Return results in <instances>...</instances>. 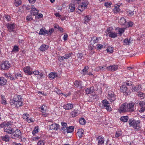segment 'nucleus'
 Segmentation results:
<instances>
[{
    "instance_id": "obj_8",
    "label": "nucleus",
    "mask_w": 145,
    "mask_h": 145,
    "mask_svg": "<svg viewBox=\"0 0 145 145\" xmlns=\"http://www.w3.org/2000/svg\"><path fill=\"white\" fill-rule=\"evenodd\" d=\"M15 24H7V27L10 32H11L14 31V29L15 28Z\"/></svg>"
},
{
    "instance_id": "obj_47",
    "label": "nucleus",
    "mask_w": 145,
    "mask_h": 145,
    "mask_svg": "<svg viewBox=\"0 0 145 145\" xmlns=\"http://www.w3.org/2000/svg\"><path fill=\"white\" fill-rule=\"evenodd\" d=\"M89 67L88 66L85 67L82 70L83 72H84V74H86L87 72L88 71V69Z\"/></svg>"
},
{
    "instance_id": "obj_61",
    "label": "nucleus",
    "mask_w": 145,
    "mask_h": 145,
    "mask_svg": "<svg viewBox=\"0 0 145 145\" xmlns=\"http://www.w3.org/2000/svg\"><path fill=\"white\" fill-rule=\"evenodd\" d=\"M54 31V29L52 28L49 30L48 33H49V35H50Z\"/></svg>"
},
{
    "instance_id": "obj_19",
    "label": "nucleus",
    "mask_w": 145,
    "mask_h": 145,
    "mask_svg": "<svg viewBox=\"0 0 145 145\" xmlns=\"http://www.w3.org/2000/svg\"><path fill=\"white\" fill-rule=\"evenodd\" d=\"M63 107L64 109L67 110H69L73 108V105L69 103L64 105Z\"/></svg>"
},
{
    "instance_id": "obj_24",
    "label": "nucleus",
    "mask_w": 145,
    "mask_h": 145,
    "mask_svg": "<svg viewBox=\"0 0 145 145\" xmlns=\"http://www.w3.org/2000/svg\"><path fill=\"white\" fill-rule=\"evenodd\" d=\"M38 12L39 11L37 10L36 8L35 7H32L31 8V14H33V15L37 14Z\"/></svg>"
},
{
    "instance_id": "obj_1",
    "label": "nucleus",
    "mask_w": 145,
    "mask_h": 145,
    "mask_svg": "<svg viewBox=\"0 0 145 145\" xmlns=\"http://www.w3.org/2000/svg\"><path fill=\"white\" fill-rule=\"evenodd\" d=\"M129 123L130 126L133 127H140V121L139 120H136L133 119H131L129 120Z\"/></svg>"
},
{
    "instance_id": "obj_59",
    "label": "nucleus",
    "mask_w": 145,
    "mask_h": 145,
    "mask_svg": "<svg viewBox=\"0 0 145 145\" xmlns=\"http://www.w3.org/2000/svg\"><path fill=\"white\" fill-rule=\"evenodd\" d=\"M61 125L63 127H66L67 125V123L65 122H61Z\"/></svg>"
},
{
    "instance_id": "obj_28",
    "label": "nucleus",
    "mask_w": 145,
    "mask_h": 145,
    "mask_svg": "<svg viewBox=\"0 0 145 145\" xmlns=\"http://www.w3.org/2000/svg\"><path fill=\"white\" fill-rule=\"evenodd\" d=\"M141 86L140 85H137L135 86L134 88H133V91H138L140 90L141 89Z\"/></svg>"
},
{
    "instance_id": "obj_51",
    "label": "nucleus",
    "mask_w": 145,
    "mask_h": 145,
    "mask_svg": "<svg viewBox=\"0 0 145 145\" xmlns=\"http://www.w3.org/2000/svg\"><path fill=\"white\" fill-rule=\"evenodd\" d=\"M33 20V18L31 15H29L26 17V20L28 22Z\"/></svg>"
},
{
    "instance_id": "obj_2",
    "label": "nucleus",
    "mask_w": 145,
    "mask_h": 145,
    "mask_svg": "<svg viewBox=\"0 0 145 145\" xmlns=\"http://www.w3.org/2000/svg\"><path fill=\"white\" fill-rule=\"evenodd\" d=\"M108 98L111 102H113L116 99V95L113 91H110L108 92Z\"/></svg>"
},
{
    "instance_id": "obj_14",
    "label": "nucleus",
    "mask_w": 145,
    "mask_h": 145,
    "mask_svg": "<svg viewBox=\"0 0 145 145\" xmlns=\"http://www.w3.org/2000/svg\"><path fill=\"white\" fill-rule=\"evenodd\" d=\"M75 4L71 3L69 5L68 11L69 12H72L75 10Z\"/></svg>"
},
{
    "instance_id": "obj_50",
    "label": "nucleus",
    "mask_w": 145,
    "mask_h": 145,
    "mask_svg": "<svg viewBox=\"0 0 145 145\" xmlns=\"http://www.w3.org/2000/svg\"><path fill=\"white\" fill-rule=\"evenodd\" d=\"M13 99L14 102L16 103L20 99H19L18 97L17 96V95H16L14 96Z\"/></svg>"
},
{
    "instance_id": "obj_62",
    "label": "nucleus",
    "mask_w": 145,
    "mask_h": 145,
    "mask_svg": "<svg viewBox=\"0 0 145 145\" xmlns=\"http://www.w3.org/2000/svg\"><path fill=\"white\" fill-rule=\"evenodd\" d=\"M64 56H60L59 58V60L60 61H62L65 59Z\"/></svg>"
},
{
    "instance_id": "obj_18",
    "label": "nucleus",
    "mask_w": 145,
    "mask_h": 145,
    "mask_svg": "<svg viewBox=\"0 0 145 145\" xmlns=\"http://www.w3.org/2000/svg\"><path fill=\"white\" fill-rule=\"evenodd\" d=\"M82 82L81 81H76L75 82L74 85L77 88L79 87L81 89L83 87H84V86L82 85Z\"/></svg>"
},
{
    "instance_id": "obj_15",
    "label": "nucleus",
    "mask_w": 145,
    "mask_h": 145,
    "mask_svg": "<svg viewBox=\"0 0 145 145\" xmlns=\"http://www.w3.org/2000/svg\"><path fill=\"white\" fill-rule=\"evenodd\" d=\"M48 47L49 46L48 45L44 44H43L40 46L39 49L40 51L44 52L47 50Z\"/></svg>"
},
{
    "instance_id": "obj_22",
    "label": "nucleus",
    "mask_w": 145,
    "mask_h": 145,
    "mask_svg": "<svg viewBox=\"0 0 145 145\" xmlns=\"http://www.w3.org/2000/svg\"><path fill=\"white\" fill-rule=\"evenodd\" d=\"M109 37L112 38H114L117 36V33L113 32H110L108 33Z\"/></svg>"
},
{
    "instance_id": "obj_10",
    "label": "nucleus",
    "mask_w": 145,
    "mask_h": 145,
    "mask_svg": "<svg viewBox=\"0 0 145 145\" xmlns=\"http://www.w3.org/2000/svg\"><path fill=\"white\" fill-rule=\"evenodd\" d=\"M4 131L7 133L12 134L14 132V130L12 127H4Z\"/></svg>"
},
{
    "instance_id": "obj_20",
    "label": "nucleus",
    "mask_w": 145,
    "mask_h": 145,
    "mask_svg": "<svg viewBox=\"0 0 145 145\" xmlns=\"http://www.w3.org/2000/svg\"><path fill=\"white\" fill-rule=\"evenodd\" d=\"M7 80L3 77H0V85L3 86L6 84Z\"/></svg>"
},
{
    "instance_id": "obj_64",
    "label": "nucleus",
    "mask_w": 145,
    "mask_h": 145,
    "mask_svg": "<svg viewBox=\"0 0 145 145\" xmlns=\"http://www.w3.org/2000/svg\"><path fill=\"white\" fill-rule=\"evenodd\" d=\"M33 73L35 75H38L39 74V72L38 71H33Z\"/></svg>"
},
{
    "instance_id": "obj_13",
    "label": "nucleus",
    "mask_w": 145,
    "mask_h": 145,
    "mask_svg": "<svg viewBox=\"0 0 145 145\" xmlns=\"http://www.w3.org/2000/svg\"><path fill=\"white\" fill-rule=\"evenodd\" d=\"M126 105V104L125 105L124 104L121 105L119 110L120 112H128Z\"/></svg>"
},
{
    "instance_id": "obj_31",
    "label": "nucleus",
    "mask_w": 145,
    "mask_h": 145,
    "mask_svg": "<svg viewBox=\"0 0 145 145\" xmlns=\"http://www.w3.org/2000/svg\"><path fill=\"white\" fill-rule=\"evenodd\" d=\"M128 117L127 116H122L120 118V120L124 122H127L128 120Z\"/></svg>"
},
{
    "instance_id": "obj_12",
    "label": "nucleus",
    "mask_w": 145,
    "mask_h": 145,
    "mask_svg": "<svg viewBox=\"0 0 145 145\" xmlns=\"http://www.w3.org/2000/svg\"><path fill=\"white\" fill-rule=\"evenodd\" d=\"M118 68V66L117 65H115L114 66L110 65L107 67V69L109 71H116Z\"/></svg>"
},
{
    "instance_id": "obj_6",
    "label": "nucleus",
    "mask_w": 145,
    "mask_h": 145,
    "mask_svg": "<svg viewBox=\"0 0 145 145\" xmlns=\"http://www.w3.org/2000/svg\"><path fill=\"white\" fill-rule=\"evenodd\" d=\"M96 141L98 142L97 145H103L105 142V139L103 136L100 135L96 138Z\"/></svg>"
},
{
    "instance_id": "obj_60",
    "label": "nucleus",
    "mask_w": 145,
    "mask_h": 145,
    "mask_svg": "<svg viewBox=\"0 0 145 145\" xmlns=\"http://www.w3.org/2000/svg\"><path fill=\"white\" fill-rule=\"evenodd\" d=\"M63 39L64 40H66L67 39L68 35L67 34H65L63 37Z\"/></svg>"
},
{
    "instance_id": "obj_23",
    "label": "nucleus",
    "mask_w": 145,
    "mask_h": 145,
    "mask_svg": "<svg viewBox=\"0 0 145 145\" xmlns=\"http://www.w3.org/2000/svg\"><path fill=\"white\" fill-rule=\"evenodd\" d=\"M24 71L25 73H27V74L30 75L32 74V72L30 71V67H27L24 69Z\"/></svg>"
},
{
    "instance_id": "obj_34",
    "label": "nucleus",
    "mask_w": 145,
    "mask_h": 145,
    "mask_svg": "<svg viewBox=\"0 0 145 145\" xmlns=\"http://www.w3.org/2000/svg\"><path fill=\"white\" fill-rule=\"evenodd\" d=\"M22 102L21 99H20L17 102L15 103V105H16V107H20L22 105Z\"/></svg>"
},
{
    "instance_id": "obj_25",
    "label": "nucleus",
    "mask_w": 145,
    "mask_h": 145,
    "mask_svg": "<svg viewBox=\"0 0 145 145\" xmlns=\"http://www.w3.org/2000/svg\"><path fill=\"white\" fill-rule=\"evenodd\" d=\"M84 130L82 128L78 129V132L77 133V134L78 135L80 138H81L83 134Z\"/></svg>"
},
{
    "instance_id": "obj_9",
    "label": "nucleus",
    "mask_w": 145,
    "mask_h": 145,
    "mask_svg": "<svg viewBox=\"0 0 145 145\" xmlns=\"http://www.w3.org/2000/svg\"><path fill=\"white\" fill-rule=\"evenodd\" d=\"M15 132V134L12 136V137L14 138H19L21 135L20 131L18 129H16Z\"/></svg>"
},
{
    "instance_id": "obj_36",
    "label": "nucleus",
    "mask_w": 145,
    "mask_h": 145,
    "mask_svg": "<svg viewBox=\"0 0 145 145\" xmlns=\"http://www.w3.org/2000/svg\"><path fill=\"white\" fill-rule=\"evenodd\" d=\"M119 22L121 25H124L126 22V20L123 18H121Z\"/></svg>"
},
{
    "instance_id": "obj_39",
    "label": "nucleus",
    "mask_w": 145,
    "mask_h": 145,
    "mask_svg": "<svg viewBox=\"0 0 145 145\" xmlns=\"http://www.w3.org/2000/svg\"><path fill=\"white\" fill-rule=\"evenodd\" d=\"M106 69H107V68H105L103 67L100 66L96 69V70H97V71H105Z\"/></svg>"
},
{
    "instance_id": "obj_4",
    "label": "nucleus",
    "mask_w": 145,
    "mask_h": 145,
    "mask_svg": "<svg viewBox=\"0 0 145 145\" xmlns=\"http://www.w3.org/2000/svg\"><path fill=\"white\" fill-rule=\"evenodd\" d=\"M120 91L124 93V95H128L130 94V92L129 90L128 89L127 87L126 86L124 85L121 86L120 88Z\"/></svg>"
},
{
    "instance_id": "obj_7",
    "label": "nucleus",
    "mask_w": 145,
    "mask_h": 145,
    "mask_svg": "<svg viewBox=\"0 0 145 145\" xmlns=\"http://www.w3.org/2000/svg\"><path fill=\"white\" fill-rule=\"evenodd\" d=\"M134 104L133 103H128L126 106L128 110V112H133L134 110Z\"/></svg>"
},
{
    "instance_id": "obj_55",
    "label": "nucleus",
    "mask_w": 145,
    "mask_h": 145,
    "mask_svg": "<svg viewBox=\"0 0 145 145\" xmlns=\"http://www.w3.org/2000/svg\"><path fill=\"white\" fill-rule=\"evenodd\" d=\"M111 4L112 3L111 2H105L104 4V5L107 7H108L110 6V5H111Z\"/></svg>"
},
{
    "instance_id": "obj_52",
    "label": "nucleus",
    "mask_w": 145,
    "mask_h": 145,
    "mask_svg": "<svg viewBox=\"0 0 145 145\" xmlns=\"http://www.w3.org/2000/svg\"><path fill=\"white\" fill-rule=\"evenodd\" d=\"M37 127H35V129L33 131L32 133L33 135H35L39 132L38 129Z\"/></svg>"
},
{
    "instance_id": "obj_17",
    "label": "nucleus",
    "mask_w": 145,
    "mask_h": 145,
    "mask_svg": "<svg viewBox=\"0 0 145 145\" xmlns=\"http://www.w3.org/2000/svg\"><path fill=\"white\" fill-rule=\"evenodd\" d=\"M94 90V87H91L89 88L86 89L85 90V91L86 94H88L93 93Z\"/></svg>"
},
{
    "instance_id": "obj_63",
    "label": "nucleus",
    "mask_w": 145,
    "mask_h": 145,
    "mask_svg": "<svg viewBox=\"0 0 145 145\" xmlns=\"http://www.w3.org/2000/svg\"><path fill=\"white\" fill-rule=\"evenodd\" d=\"M126 84L128 86H130L132 84V82L131 81H128L126 83Z\"/></svg>"
},
{
    "instance_id": "obj_33",
    "label": "nucleus",
    "mask_w": 145,
    "mask_h": 145,
    "mask_svg": "<svg viewBox=\"0 0 145 145\" xmlns=\"http://www.w3.org/2000/svg\"><path fill=\"white\" fill-rule=\"evenodd\" d=\"M122 134V132L121 130H120L116 131V135H116V138H118L121 136Z\"/></svg>"
},
{
    "instance_id": "obj_38",
    "label": "nucleus",
    "mask_w": 145,
    "mask_h": 145,
    "mask_svg": "<svg viewBox=\"0 0 145 145\" xmlns=\"http://www.w3.org/2000/svg\"><path fill=\"white\" fill-rule=\"evenodd\" d=\"M88 1H86L85 2H82V5L80 6L81 8L84 7L85 8L86 7L87 5H88Z\"/></svg>"
},
{
    "instance_id": "obj_3",
    "label": "nucleus",
    "mask_w": 145,
    "mask_h": 145,
    "mask_svg": "<svg viewBox=\"0 0 145 145\" xmlns=\"http://www.w3.org/2000/svg\"><path fill=\"white\" fill-rule=\"evenodd\" d=\"M1 67L2 69H7L10 67V64L8 61H3L1 64Z\"/></svg>"
},
{
    "instance_id": "obj_44",
    "label": "nucleus",
    "mask_w": 145,
    "mask_h": 145,
    "mask_svg": "<svg viewBox=\"0 0 145 145\" xmlns=\"http://www.w3.org/2000/svg\"><path fill=\"white\" fill-rule=\"evenodd\" d=\"M113 48L112 47H109L106 49V50L108 52H109L110 53H112L113 52Z\"/></svg>"
},
{
    "instance_id": "obj_16",
    "label": "nucleus",
    "mask_w": 145,
    "mask_h": 145,
    "mask_svg": "<svg viewBox=\"0 0 145 145\" xmlns=\"http://www.w3.org/2000/svg\"><path fill=\"white\" fill-rule=\"evenodd\" d=\"M12 124L11 122H4L2 123L0 125V127H8V126H12Z\"/></svg>"
},
{
    "instance_id": "obj_26",
    "label": "nucleus",
    "mask_w": 145,
    "mask_h": 145,
    "mask_svg": "<svg viewBox=\"0 0 145 145\" xmlns=\"http://www.w3.org/2000/svg\"><path fill=\"white\" fill-rule=\"evenodd\" d=\"M74 55H75L73 54L71 52L69 54H65L64 56L65 59H67L70 57L72 58L74 56Z\"/></svg>"
},
{
    "instance_id": "obj_27",
    "label": "nucleus",
    "mask_w": 145,
    "mask_h": 145,
    "mask_svg": "<svg viewBox=\"0 0 145 145\" xmlns=\"http://www.w3.org/2000/svg\"><path fill=\"white\" fill-rule=\"evenodd\" d=\"M98 40L97 37H93L91 38V40L90 42L91 44H94L95 43L98 42Z\"/></svg>"
},
{
    "instance_id": "obj_58",
    "label": "nucleus",
    "mask_w": 145,
    "mask_h": 145,
    "mask_svg": "<svg viewBox=\"0 0 145 145\" xmlns=\"http://www.w3.org/2000/svg\"><path fill=\"white\" fill-rule=\"evenodd\" d=\"M40 137L39 136H37V137H35L33 138V140H37L39 139H40Z\"/></svg>"
},
{
    "instance_id": "obj_46",
    "label": "nucleus",
    "mask_w": 145,
    "mask_h": 145,
    "mask_svg": "<svg viewBox=\"0 0 145 145\" xmlns=\"http://www.w3.org/2000/svg\"><path fill=\"white\" fill-rule=\"evenodd\" d=\"M124 28H120L119 29V30L118 31V33L120 34V35L121 36L122 34L124 32Z\"/></svg>"
},
{
    "instance_id": "obj_21",
    "label": "nucleus",
    "mask_w": 145,
    "mask_h": 145,
    "mask_svg": "<svg viewBox=\"0 0 145 145\" xmlns=\"http://www.w3.org/2000/svg\"><path fill=\"white\" fill-rule=\"evenodd\" d=\"M39 34L40 35H43L46 34L49 35L48 32L47 30H46L44 28H42L41 29L40 31Z\"/></svg>"
},
{
    "instance_id": "obj_37",
    "label": "nucleus",
    "mask_w": 145,
    "mask_h": 145,
    "mask_svg": "<svg viewBox=\"0 0 145 145\" xmlns=\"http://www.w3.org/2000/svg\"><path fill=\"white\" fill-rule=\"evenodd\" d=\"M14 3L16 6L18 7L21 5L22 1L20 0H15Z\"/></svg>"
},
{
    "instance_id": "obj_5",
    "label": "nucleus",
    "mask_w": 145,
    "mask_h": 145,
    "mask_svg": "<svg viewBox=\"0 0 145 145\" xmlns=\"http://www.w3.org/2000/svg\"><path fill=\"white\" fill-rule=\"evenodd\" d=\"M103 105L104 107L106 108V109L107 111H111V108L109 105V102L106 100L105 99L102 101Z\"/></svg>"
},
{
    "instance_id": "obj_41",
    "label": "nucleus",
    "mask_w": 145,
    "mask_h": 145,
    "mask_svg": "<svg viewBox=\"0 0 145 145\" xmlns=\"http://www.w3.org/2000/svg\"><path fill=\"white\" fill-rule=\"evenodd\" d=\"M79 122L81 124L84 125L86 123V121L84 118H82L79 120Z\"/></svg>"
},
{
    "instance_id": "obj_40",
    "label": "nucleus",
    "mask_w": 145,
    "mask_h": 145,
    "mask_svg": "<svg viewBox=\"0 0 145 145\" xmlns=\"http://www.w3.org/2000/svg\"><path fill=\"white\" fill-rule=\"evenodd\" d=\"M67 133H70L73 132L74 127H66Z\"/></svg>"
},
{
    "instance_id": "obj_54",
    "label": "nucleus",
    "mask_w": 145,
    "mask_h": 145,
    "mask_svg": "<svg viewBox=\"0 0 145 145\" xmlns=\"http://www.w3.org/2000/svg\"><path fill=\"white\" fill-rule=\"evenodd\" d=\"M138 95L139 96L142 97L143 98H144V97L145 96V94L143 93H142L140 92H138Z\"/></svg>"
},
{
    "instance_id": "obj_45",
    "label": "nucleus",
    "mask_w": 145,
    "mask_h": 145,
    "mask_svg": "<svg viewBox=\"0 0 145 145\" xmlns=\"http://www.w3.org/2000/svg\"><path fill=\"white\" fill-rule=\"evenodd\" d=\"M83 54L81 53H78L77 55V57L78 59L81 60L82 57L83 56Z\"/></svg>"
},
{
    "instance_id": "obj_43",
    "label": "nucleus",
    "mask_w": 145,
    "mask_h": 145,
    "mask_svg": "<svg viewBox=\"0 0 145 145\" xmlns=\"http://www.w3.org/2000/svg\"><path fill=\"white\" fill-rule=\"evenodd\" d=\"M120 7V6L119 5H115L114 6V9L115 10H114V12H119L120 9L119 8V7Z\"/></svg>"
},
{
    "instance_id": "obj_49",
    "label": "nucleus",
    "mask_w": 145,
    "mask_h": 145,
    "mask_svg": "<svg viewBox=\"0 0 145 145\" xmlns=\"http://www.w3.org/2000/svg\"><path fill=\"white\" fill-rule=\"evenodd\" d=\"M72 117H75L77 116L78 114L77 111L74 110L72 112Z\"/></svg>"
},
{
    "instance_id": "obj_30",
    "label": "nucleus",
    "mask_w": 145,
    "mask_h": 145,
    "mask_svg": "<svg viewBox=\"0 0 145 145\" xmlns=\"http://www.w3.org/2000/svg\"><path fill=\"white\" fill-rule=\"evenodd\" d=\"M91 16L88 15L85 17L84 20L86 24L90 20Z\"/></svg>"
},
{
    "instance_id": "obj_56",
    "label": "nucleus",
    "mask_w": 145,
    "mask_h": 145,
    "mask_svg": "<svg viewBox=\"0 0 145 145\" xmlns=\"http://www.w3.org/2000/svg\"><path fill=\"white\" fill-rule=\"evenodd\" d=\"M103 46L101 44H99L97 45V48L98 50H100V49L103 48Z\"/></svg>"
},
{
    "instance_id": "obj_48",
    "label": "nucleus",
    "mask_w": 145,
    "mask_h": 145,
    "mask_svg": "<svg viewBox=\"0 0 145 145\" xmlns=\"http://www.w3.org/2000/svg\"><path fill=\"white\" fill-rule=\"evenodd\" d=\"M123 42L124 44L129 45L130 43V41L128 40V39H125L124 40Z\"/></svg>"
},
{
    "instance_id": "obj_35",
    "label": "nucleus",
    "mask_w": 145,
    "mask_h": 145,
    "mask_svg": "<svg viewBox=\"0 0 145 145\" xmlns=\"http://www.w3.org/2000/svg\"><path fill=\"white\" fill-rule=\"evenodd\" d=\"M133 12L134 10L132 11L131 10H129L126 11L127 15L130 16H131L134 14Z\"/></svg>"
},
{
    "instance_id": "obj_29",
    "label": "nucleus",
    "mask_w": 145,
    "mask_h": 145,
    "mask_svg": "<svg viewBox=\"0 0 145 145\" xmlns=\"http://www.w3.org/2000/svg\"><path fill=\"white\" fill-rule=\"evenodd\" d=\"M57 74L56 72H51L49 74V77L53 79L57 76Z\"/></svg>"
},
{
    "instance_id": "obj_57",
    "label": "nucleus",
    "mask_w": 145,
    "mask_h": 145,
    "mask_svg": "<svg viewBox=\"0 0 145 145\" xmlns=\"http://www.w3.org/2000/svg\"><path fill=\"white\" fill-rule=\"evenodd\" d=\"M37 145H44V143L42 140H40L37 143Z\"/></svg>"
},
{
    "instance_id": "obj_11",
    "label": "nucleus",
    "mask_w": 145,
    "mask_h": 145,
    "mask_svg": "<svg viewBox=\"0 0 145 145\" xmlns=\"http://www.w3.org/2000/svg\"><path fill=\"white\" fill-rule=\"evenodd\" d=\"M139 105L141 107L140 109L139 110V112H143L145 110V106H143L145 105V101H140Z\"/></svg>"
},
{
    "instance_id": "obj_53",
    "label": "nucleus",
    "mask_w": 145,
    "mask_h": 145,
    "mask_svg": "<svg viewBox=\"0 0 145 145\" xmlns=\"http://www.w3.org/2000/svg\"><path fill=\"white\" fill-rule=\"evenodd\" d=\"M16 78L18 79L19 78L22 77V75L19 73H17L15 75Z\"/></svg>"
},
{
    "instance_id": "obj_32",
    "label": "nucleus",
    "mask_w": 145,
    "mask_h": 145,
    "mask_svg": "<svg viewBox=\"0 0 145 145\" xmlns=\"http://www.w3.org/2000/svg\"><path fill=\"white\" fill-rule=\"evenodd\" d=\"M2 140L6 142H7L9 140V136L8 135L2 137Z\"/></svg>"
},
{
    "instance_id": "obj_42",
    "label": "nucleus",
    "mask_w": 145,
    "mask_h": 145,
    "mask_svg": "<svg viewBox=\"0 0 145 145\" xmlns=\"http://www.w3.org/2000/svg\"><path fill=\"white\" fill-rule=\"evenodd\" d=\"M19 48L18 46L16 45L14 46L12 50V52H17L18 51Z\"/></svg>"
}]
</instances>
